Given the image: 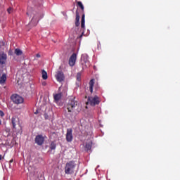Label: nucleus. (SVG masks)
Returning <instances> with one entry per match:
<instances>
[{
  "instance_id": "ddd939ff",
  "label": "nucleus",
  "mask_w": 180,
  "mask_h": 180,
  "mask_svg": "<svg viewBox=\"0 0 180 180\" xmlns=\"http://www.w3.org/2000/svg\"><path fill=\"white\" fill-rule=\"evenodd\" d=\"M94 79H91L90 82H89V90L91 91V93H93L94 91Z\"/></svg>"
},
{
  "instance_id": "bb28decb",
  "label": "nucleus",
  "mask_w": 180,
  "mask_h": 180,
  "mask_svg": "<svg viewBox=\"0 0 180 180\" xmlns=\"http://www.w3.org/2000/svg\"><path fill=\"white\" fill-rule=\"evenodd\" d=\"M1 44H2L3 46H4V45H5V43H4V41H2V42H1Z\"/></svg>"
},
{
  "instance_id": "6ab92c4d",
  "label": "nucleus",
  "mask_w": 180,
  "mask_h": 180,
  "mask_svg": "<svg viewBox=\"0 0 180 180\" xmlns=\"http://www.w3.org/2000/svg\"><path fill=\"white\" fill-rule=\"evenodd\" d=\"M77 5L81 8L82 11L84 10V6L83 4L82 3V1H77Z\"/></svg>"
},
{
  "instance_id": "473e14b6",
  "label": "nucleus",
  "mask_w": 180,
  "mask_h": 180,
  "mask_svg": "<svg viewBox=\"0 0 180 180\" xmlns=\"http://www.w3.org/2000/svg\"><path fill=\"white\" fill-rule=\"evenodd\" d=\"M84 63H88V62H86V61H85Z\"/></svg>"
},
{
  "instance_id": "393cba45",
  "label": "nucleus",
  "mask_w": 180,
  "mask_h": 180,
  "mask_svg": "<svg viewBox=\"0 0 180 180\" xmlns=\"http://www.w3.org/2000/svg\"><path fill=\"white\" fill-rule=\"evenodd\" d=\"M0 115L1 117H3L4 115V113L1 110H0Z\"/></svg>"
},
{
  "instance_id": "4468645a",
  "label": "nucleus",
  "mask_w": 180,
  "mask_h": 180,
  "mask_svg": "<svg viewBox=\"0 0 180 180\" xmlns=\"http://www.w3.org/2000/svg\"><path fill=\"white\" fill-rule=\"evenodd\" d=\"M81 27L82 29L85 28V15L84 14H83L82 16Z\"/></svg>"
},
{
  "instance_id": "20e7f679",
  "label": "nucleus",
  "mask_w": 180,
  "mask_h": 180,
  "mask_svg": "<svg viewBox=\"0 0 180 180\" xmlns=\"http://www.w3.org/2000/svg\"><path fill=\"white\" fill-rule=\"evenodd\" d=\"M11 99L16 104H20V103H23V101H24V99L21 96L16 95V94L13 95L11 96Z\"/></svg>"
},
{
  "instance_id": "423d86ee",
  "label": "nucleus",
  "mask_w": 180,
  "mask_h": 180,
  "mask_svg": "<svg viewBox=\"0 0 180 180\" xmlns=\"http://www.w3.org/2000/svg\"><path fill=\"white\" fill-rule=\"evenodd\" d=\"M73 140V134H72V129H68L66 133V141L68 142H72Z\"/></svg>"
},
{
  "instance_id": "6e6552de",
  "label": "nucleus",
  "mask_w": 180,
  "mask_h": 180,
  "mask_svg": "<svg viewBox=\"0 0 180 180\" xmlns=\"http://www.w3.org/2000/svg\"><path fill=\"white\" fill-rule=\"evenodd\" d=\"M35 142L38 146H41L44 142V138L41 135L37 136Z\"/></svg>"
},
{
  "instance_id": "2f4dec72",
  "label": "nucleus",
  "mask_w": 180,
  "mask_h": 180,
  "mask_svg": "<svg viewBox=\"0 0 180 180\" xmlns=\"http://www.w3.org/2000/svg\"><path fill=\"white\" fill-rule=\"evenodd\" d=\"M61 89H62V87H60V88H59V90H60Z\"/></svg>"
},
{
  "instance_id": "7ed1b4c3",
  "label": "nucleus",
  "mask_w": 180,
  "mask_h": 180,
  "mask_svg": "<svg viewBox=\"0 0 180 180\" xmlns=\"http://www.w3.org/2000/svg\"><path fill=\"white\" fill-rule=\"evenodd\" d=\"M99 98L97 96H95L94 97L88 98L86 105L90 104L91 106H94L96 105L99 104Z\"/></svg>"
},
{
  "instance_id": "9d476101",
  "label": "nucleus",
  "mask_w": 180,
  "mask_h": 180,
  "mask_svg": "<svg viewBox=\"0 0 180 180\" xmlns=\"http://www.w3.org/2000/svg\"><path fill=\"white\" fill-rule=\"evenodd\" d=\"M20 124L19 118L18 117H13L12 118V124L13 129H15V126H18Z\"/></svg>"
},
{
  "instance_id": "a211bd4d",
  "label": "nucleus",
  "mask_w": 180,
  "mask_h": 180,
  "mask_svg": "<svg viewBox=\"0 0 180 180\" xmlns=\"http://www.w3.org/2000/svg\"><path fill=\"white\" fill-rule=\"evenodd\" d=\"M42 79H48L47 72L44 70H42Z\"/></svg>"
},
{
  "instance_id": "2eb2a0df",
  "label": "nucleus",
  "mask_w": 180,
  "mask_h": 180,
  "mask_svg": "<svg viewBox=\"0 0 180 180\" xmlns=\"http://www.w3.org/2000/svg\"><path fill=\"white\" fill-rule=\"evenodd\" d=\"M61 97H62V94L61 93L56 94L54 96V100L56 101H59L60 100Z\"/></svg>"
},
{
  "instance_id": "f3484780",
  "label": "nucleus",
  "mask_w": 180,
  "mask_h": 180,
  "mask_svg": "<svg viewBox=\"0 0 180 180\" xmlns=\"http://www.w3.org/2000/svg\"><path fill=\"white\" fill-rule=\"evenodd\" d=\"M15 53L17 55V56H21L22 54V50L19 49H15Z\"/></svg>"
},
{
  "instance_id": "412c9836",
  "label": "nucleus",
  "mask_w": 180,
  "mask_h": 180,
  "mask_svg": "<svg viewBox=\"0 0 180 180\" xmlns=\"http://www.w3.org/2000/svg\"><path fill=\"white\" fill-rule=\"evenodd\" d=\"M77 80L78 82H80V81H81V74H80V73H78V74L77 75Z\"/></svg>"
},
{
  "instance_id": "4be33fe9",
  "label": "nucleus",
  "mask_w": 180,
  "mask_h": 180,
  "mask_svg": "<svg viewBox=\"0 0 180 180\" xmlns=\"http://www.w3.org/2000/svg\"><path fill=\"white\" fill-rule=\"evenodd\" d=\"M31 14H32V10H31L30 8H28L27 15H31Z\"/></svg>"
},
{
  "instance_id": "5701e85b",
  "label": "nucleus",
  "mask_w": 180,
  "mask_h": 180,
  "mask_svg": "<svg viewBox=\"0 0 180 180\" xmlns=\"http://www.w3.org/2000/svg\"><path fill=\"white\" fill-rule=\"evenodd\" d=\"M13 9L11 8H8L7 11L9 14L12 13Z\"/></svg>"
},
{
  "instance_id": "f8f14e48",
  "label": "nucleus",
  "mask_w": 180,
  "mask_h": 180,
  "mask_svg": "<svg viewBox=\"0 0 180 180\" xmlns=\"http://www.w3.org/2000/svg\"><path fill=\"white\" fill-rule=\"evenodd\" d=\"M80 25V16L78 11H76V18H75V26L79 27Z\"/></svg>"
},
{
  "instance_id": "f03ea898",
  "label": "nucleus",
  "mask_w": 180,
  "mask_h": 180,
  "mask_svg": "<svg viewBox=\"0 0 180 180\" xmlns=\"http://www.w3.org/2000/svg\"><path fill=\"white\" fill-rule=\"evenodd\" d=\"M78 106V101L74 96L69 98V102L67 104V110L68 112H73L76 107Z\"/></svg>"
},
{
  "instance_id": "aec40b11",
  "label": "nucleus",
  "mask_w": 180,
  "mask_h": 180,
  "mask_svg": "<svg viewBox=\"0 0 180 180\" xmlns=\"http://www.w3.org/2000/svg\"><path fill=\"white\" fill-rule=\"evenodd\" d=\"M56 148V144H55L54 143H51V146H50V148H51V150H55Z\"/></svg>"
},
{
  "instance_id": "0eeeda50",
  "label": "nucleus",
  "mask_w": 180,
  "mask_h": 180,
  "mask_svg": "<svg viewBox=\"0 0 180 180\" xmlns=\"http://www.w3.org/2000/svg\"><path fill=\"white\" fill-rule=\"evenodd\" d=\"M55 77L58 82H63L65 80V76L62 72H58Z\"/></svg>"
},
{
  "instance_id": "39448f33",
  "label": "nucleus",
  "mask_w": 180,
  "mask_h": 180,
  "mask_svg": "<svg viewBox=\"0 0 180 180\" xmlns=\"http://www.w3.org/2000/svg\"><path fill=\"white\" fill-rule=\"evenodd\" d=\"M77 61V53H72L69 58L68 64L70 66L73 67Z\"/></svg>"
},
{
  "instance_id": "c85d7f7f",
  "label": "nucleus",
  "mask_w": 180,
  "mask_h": 180,
  "mask_svg": "<svg viewBox=\"0 0 180 180\" xmlns=\"http://www.w3.org/2000/svg\"><path fill=\"white\" fill-rule=\"evenodd\" d=\"M13 162V160H10V162H11V163H12Z\"/></svg>"
},
{
  "instance_id": "c756f323",
  "label": "nucleus",
  "mask_w": 180,
  "mask_h": 180,
  "mask_svg": "<svg viewBox=\"0 0 180 180\" xmlns=\"http://www.w3.org/2000/svg\"><path fill=\"white\" fill-rule=\"evenodd\" d=\"M1 160V155H0V160Z\"/></svg>"
},
{
  "instance_id": "dca6fc26",
  "label": "nucleus",
  "mask_w": 180,
  "mask_h": 180,
  "mask_svg": "<svg viewBox=\"0 0 180 180\" xmlns=\"http://www.w3.org/2000/svg\"><path fill=\"white\" fill-rule=\"evenodd\" d=\"M91 147H92V143L91 142L86 143L85 148L87 150H90L91 149Z\"/></svg>"
},
{
  "instance_id": "b1692460",
  "label": "nucleus",
  "mask_w": 180,
  "mask_h": 180,
  "mask_svg": "<svg viewBox=\"0 0 180 180\" xmlns=\"http://www.w3.org/2000/svg\"><path fill=\"white\" fill-rule=\"evenodd\" d=\"M5 131H6V132L8 133L7 136H8V133H9V131H10V129L6 127Z\"/></svg>"
},
{
  "instance_id": "cd10ccee",
  "label": "nucleus",
  "mask_w": 180,
  "mask_h": 180,
  "mask_svg": "<svg viewBox=\"0 0 180 180\" xmlns=\"http://www.w3.org/2000/svg\"><path fill=\"white\" fill-rule=\"evenodd\" d=\"M45 118L48 119L49 117L46 115H45Z\"/></svg>"
},
{
  "instance_id": "9b49d317",
  "label": "nucleus",
  "mask_w": 180,
  "mask_h": 180,
  "mask_svg": "<svg viewBox=\"0 0 180 180\" xmlns=\"http://www.w3.org/2000/svg\"><path fill=\"white\" fill-rule=\"evenodd\" d=\"M6 58H7V56H6V53H4L3 52L0 53V63L1 64H2V65L4 64Z\"/></svg>"
},
{
  "instance_id": "72a5a7b5",
  "label": "nucleus",
  "mask_w": 180,
  "mask_h": 180,
  "mask_svg": "<svg viewBox=\"0 0 180 180\" xmlns=\"http://www.w3.org/2000/svg\"><path fill=\"white\" fill-rule=\"evenodd\" d=\"M44 85H46V84H43Z\"/></svg>"
},
{
  "instance_id": "f257e3e1",
  "label": "nucleus",
  "mask_w": 180,
  "mask_h": 180,
  "mask_svg": "<svg viewBox=\"0 0 180 180\" xmlns=\"http://www.w3.org/2000/svg\"><path fill=\"white\" fill-rule=\"evenodd\" d=\"M76 167L77 163L75 161H70L67 162L65 166V174L68 175L73 174Z\"/></svg>"
},
{
  "instance_id": "1a4fd4ad",
  "label": "nucleus",
  "mask_w": 180,
  "mask_h": 180,
  "mask_svg": "<svg viewBox=\"0 0 180 180\" xmlns=\"http://www.w3.org/2000/svg\"><path fill=\"white\" fill-rule=\"evenodd\" d=\"M3 70L2 68H0V84H4L6 80V75L5 74H2Z\"/></svg>"
},
{
  "instance_id": "7c9ffc66",
  "label": "nucleus",
  "mask_w": 180,
  "mask_h": 180,
  "mask_svg": "<svg viewBox=\"0 0 180 180\" xmlns=\"http://www.w3.org/2000/svg\"><path fill=\"white\" fill-rule=\"evenodd\" d=\"M1 124V120H0V125Z\"/></svg>"
},
{
  "instance_id": "a878e982",
  "label": "nucleus",
  "mask_w": 180,
  "mask_h": 180,
  "mask_svg": "<svg viewBox=\"0 0 180 180\" xmlns=\"http://www.w3.org/2000/svg\"><path fill=\"white\" fill-rule=\"evenodd\" d=\"M41 55L39 53H37V58H40Z\"/></svg>"
}]
</instances>
